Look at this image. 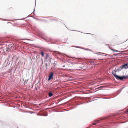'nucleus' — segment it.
<instances>
[{
    "mask_svg": "<svg viewBox=\"0 0 128 128\" xmlns=\"http://www.w3.org/2000/svg\"><path fill=\"white\" fill-rule=\"evenodd\" d=\"M116 71H113L112 72V73L114 77L118 80H122L125 79H128V75L126 76H118L114 72H116Z\"/></svg>",
    "mask_w": 128,
    "mask_h": 128,
    "instance_id": "f257e3e1",
    "label": "nucleus"
},
{
    "mask_svg": "<svg viewBox=\"0 0 128 128\" xmlns=\"http://www.w3.org/2000/svg\"><path fill=\"white\" fill-rule=\"evenodd\" d=\"M53 72H51L49 75V78L48 79V80L49 81L50 80L52 79L53 77Z\"/></svg>",
    "mask_w": 128,
    "mask_h": 128,
    "instance_id": "f03ea898",
    "label": "nucleus"
},
{
    "mask_svg": "<svg viewBox=\"0 0 128 128\" xmlns=\"http://www.w3.org/2000/svg\"><path fill=\"white\" fill-rule=\"evenodd\" d=\"M128 66V64H124V65H122V67L123 68H127V67Z\"/></svg>",
    "mask_w": 128,
    "mask_h": 128,
    "instance_id": "7ed1b4c3",
    "label": "nucleus"
},
{
    "mask_svg": "<svg viewBox=\"0 0 128 128\" xmlns=\"http://www.w3.org/2000/svg\"><path fill=\"white\" fill-rule=\"evenodd\" d=\"M48 95L50 97H51L53 95V94L52 92H50L48 94Z\"/></svg>",
    "mask_w": 128,
    "mask_h": 128,
    "instance_id": "20e7f679",
    "label": "nucleus"
},
{
    "mask_svg": "<svg viewBox=\"0 0 128 128\" xmlns=\"http://www.w3.org/2000/svg\"><path fill=\"white\" fill-rule=\"evenodd\" d=\"M41 54L42 56H44V52H42V51L41 52Z\"/></svg>",
    "mask_w": 128,
    "mask_h": 128,
    "instance_id": "39448f33",
    "label": "nucleus"
},
{
    "mask_svg": "<svg viewBox=\"0 0 128 128\" xmlns=\"http://www.w3.org/2000/svg\"><path fill=\"white\" fill-rule=\"evenodd\" d=\"M46 58H48L49 57V56L48 54H46Z\"/></svg>",
    "mask_w": 128,
    "mask_h": 128,
    "instance_id": "423d86ee",
    "label": "nucleus"
},
{
    "mask_svg": "<svg viewBox=\"0 0 128 128\" xmlns=\"http://www.w3.org/2000/svg\"><path fill=\"white\" fill-rule=\"evenodd\" d=\"M111 50H112V51H113L114 52H117V50H114L112 49H111Z\"/></svg>",
    "mask_w": 128,
    "mask_h": 128,
    "instance_id": "0eeeda50",
    "label": "nucleus"
},
{
    "mask_svg": "<svg viewBox=\"0 0 128 128\" xmlns=\"http://www.w3.org/2000/svg\"><path fill=\"white\" fill-rule=\"evenodd\" d=\"M100 120H96V123H98V122H99L100 121Z\"/></svg>",
    "mask_w": 128,
    "mask_h": 128,
    "instance_id": "6e6552de",
    "label": "nucleus"
},
{
    "mask_svg": "<svg viewBox=\"0 0 128 128\" xmlns=\"http://www.w3.org/2000/svg\"><path fill=\"white\" fill-rule=\"evenodd\" d=\"M57 54H60V53L59 52H57Z\"/></svg>",
    "mask_w": 128,
    "mask_h": 128,
    "instance_id": "1a4fd4ad",
    "label": "nucleus"
},
{
    "mask_svg": "<svg viewBox=\"0 0 128 128\" xmlns=\"http://www.w3.org/2000/svg\"><path fill=\"white\" fill-rule=\"evenodd\" d=\"M96 123H93V125H95L96 124Z\"/></svg>",
    "mask_w": 128,
    "mask_h": 128,
    "instance_id": "9d476101",
    "label": "nucleus"
},
{
    "mask_svg": "<svg viewBox=\"0 0 128 128\" xmlns=\"http://www.w3.org/2000/svg\"><path fill=\"white\" fill-rule=\"evenodd\" d=\"M10 8H12V7H10L9 8V10H10V9H11Z\"/></svg>",
    "mask_w": 128,
    "mask_h": 128,
    "instance_id": "9b49d317",
    "label": "nucleus"
},
{
    "mask_svg": "<svg viewBox=\"0 0 128 128\" xmlns=\"http://www.w3.org/2000/svg\"><path fill=\"white\" fill-rule=\"evenodd\" d=\"M80 69H78V68H77V70H80Z\"/></svg>",
    "mask_w": 128,
    "mask_h": 128,
    "instance_id": "f8f14e48",
    "label": "nucleus"
},
{
    "mask_svg": "<svg viewBox=\"0 0 128 128\" xmlns=\"http://www.w3.org/2000/svg\"><path fill=\"white\" fill-rule=\"evenodd\" d=\"M127 112H128V109L127 110Z\"/></svg>",
    "mask_w": 128,
    "mask_h": 128,
    "instance_id": "ddd939ff",
    "label": "nucleus"
},
{
    "mask_svg": "<svg viewBox=\"0 0 128 128\" xmlns=\"http://www.w3.org/2000/svg\"><path fill=\"white\" fill-rule=\"evenodd\" d=\"M65 66H63V67H65Z\"/></svg>",
    "mask_w": 128,
    "mask_h": 128,
    "instance_id": "4468645a",
    "label": "nucleus"
},
{
    "mask_svg": "<svg viewBox=\"0 0 128 128\" xmlns=\"http://www.w3.org/2000/svg\"><path fill=\"white\" fill-rule=\"evenodd\" d=\"M127 68H128V67H127Z\"/></svg>",
    "mask_w": 128,
    "mask_h": 128,
    "instance_id": "2eb2a0df",
    "label": "nucleus"
}]
</instances>
